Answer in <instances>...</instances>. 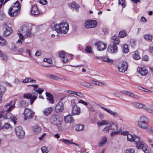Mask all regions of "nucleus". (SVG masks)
I'll use <instances>...</instances> for the list:
<instances>
[{
    "instance_id": "bf43d9fd",
    "label": "nucleus",
    "mask_w": 153,
    "mask_h": 153,
    "mask_svg": "<svg viewBox=\"0 0 153 153\" xmlns=\"http://www.w3.org/2000/svg\"><path fill=\"white\" fill-rule=\"evenodd\" d=\"M71 105L72 107H73L74 106H77L76 104L75 100L74 99L71 100Z\"/></svg>"
},
{
    "instance_id": "39448f33",
    "label": "nucleus",
    "mask_w": 153,
    "mask_h": 153,
    "mask_svg": "<svg viewBox=\"0 0 153 153\" xmlns=\"http://www.w3.org/2000/svg\"><path fill=\"white\" fill-rule=\"evenodd\" d=\"M133 142L135 144L137 149L140 148L144 145V143L143 141H141L140 137L137 136L135 135L133 136Z\"/></svg>"
},
{
    "instance_id": "e2e57ef3",
    "label": "nucleus",
    "mask_w": 153,
    "mask_h": 153,
    "mask_svg": "<svg viewBox=\"0 0 153 153\" xmlns=\"http://www.w3.org/2000/svg\"><path fill=\"white\" fill-rule=\"evenodd\" d=\"M119 133V131H112L111 134V137H113L116 135L118 134Z\"/></svg>"
},
{
    "instance_id": "cd10ccee",
    "label": "nucleus",
    "mask_w": 153,
    "mask_h": 153,
    "mask_svg": "<svg viewBox=\"0 0 153 153\" xmlns=\"http://www.w3.org/2000/svg\"><path fill=\"white\" fill-rule=\"evenodd\" d=\"M47 76L51 79H54L56 80H57L60 79V77H59L53 74H47Z\"/></svg>"
},
{
    "instance_id": "f03ea898",
    "label": "nucleus",
    "mask_w": 153,
    "mask_h": 153,
    "mask_svg": "<svg viewBox=\"0 0 153 153\" xmlns=\"http://www.w3.org/2000/svg\"><path fill=\"white\" fill-rule=\"evenodd\" d=\"M31 28L30 27V25L28 23H25L21 26L19 31L25 34V36L30 37L31 35Z\"/></svg>"
},
{
    "instance_id": "a19ab883",
    "label": "nucleus",
    "mask_w": 153,
    "mask_h": 153,
    "mask_svg": "<svg viewBox=\"0 0 153 153\" xmlns=\"http://www.w3.org/2000/svg\"><path fill=\"white\" fill-rule=\"evenodd\" d=\"M126 31H122L119 32V36L120 38H122L126 36Z\"/></svg>"
},
{
    "instance_id": "c03bdc74",
    "label": "nucleus",
    "mask_w": 153,
    "mask_h": 153,
    "mask_svg": "<svg viewBox=\"0 0 153 153\" xmlns=\"http://www.w3.org/2000/svg\"><path fill=\"white\" fill-rule=\"evenodd\" d=\"M6 44L5 40L3 39L2 37L0 36V45L1 46L5 45Z\"/></svg>"
},
{
    "instance_id": "052dcab7",
    "label": "nucleus",
    "mask_w": 153,
    "mask_h": 153,
    "mask_svg": "<svg viewBox=\"0 0 153 153\" xmlns=\"http://www.w3.org/2000/svg\"><path fill=\"white\" fill-rule=\"evenodd\" d=\"M78 103L82 104L86 106H87L88 105V103L83 100H79L78 102Z\"/></svg>"
},
{
    "instance_id": "b1692460",
    "label": "nucleus",
    "mask_w": 153,
    "mask_h": 153,
    "mask_svg": "<svg viewBox=\"0 0 153 153\" xmlns=\"http://www.w3.org/2000/svg\"><path fill=\"white\" fill-rule=\"evenodd\" d=\"M53 109L51 107L45 109L43 111L44 114L46 116H48L52 112Z\"/></svg>"
},
{
    "instance_id": "774afa93",
    "label": "nucleus",
    "mask_w": 153,
    "mask_h": 153,
    "mask_svg": "<svg viewBox=\"0 0 153 153\" xmlns=\"http://www.w3.org/2000/svg\"><path fill=\"white\" fill-rule=\"evenodd\" d=\"M42 52L39 51H37L35 53V55L36 56H39L41 55Z\"/></svg>"
},
{
    "instance_id": "69168bd1",
    "label": "nucleus",
    "mask_w": 153,
    "mask_h": 153,
    "mask_svg": "<svg viewBox=\"0 0 153 153\" xmlns=\"http://www.w3.org/2000/svg\"><path fill=\"white\" fill-rule=\"evenodd\" d=\"M62 142L66 144H69L71 143V141L68 140H63Z\"/></svg>"
},
{
    "instance_id": "412c9836",
    "label": "nucleus",
    "mask_w": 153,
    "mask_h": 153,
    "mask_svg": "<svg viewBox=\"0 0 153 153\" xmlns=\"http://www.w3.org/2000/svg\"><path fill=\"white\" fill-rule=\"evenodd\" d=\"M101 108L104 110L106 111L111 115H112L114 117H118V114L116 112H115L111 110L107 109L103 107H101Z\"/></svg>"
},
{
    "instance_id": "f257e3e1",
    "label": "nucleus",
    "mask_w": 153,
    "mask_h": 153,
    "mask_svg": "<svg viewBox=\"0 0 153 153\" xmlns=\"http://www.w3.org/2000/svg\"><path fill=\"white\" fill-rule=\"evenodd\" d=\"M20 5L18 1L13 3V5L10 7L8 11V14L11 17H14L18 15L19 13Z\"/></svg>"
},
{
    "instance_id": "f8f14e48",
    "label": "nucleus",
    "mask_w": 153,
    "mask_h": 153,
    "mask_svg": "<svg viewBox=\"0 0 153 153\" xmlns=\"http://www.w3.org/2000/svg\"><path fill=\"white\" fill-rule=\"evenodd\" d=\"M69 7L73 11L76 10L77 12L79 11L80 7L79 5L74 2H72L68 4Z\"/></svg>"
},
{
    "instance_id": "f704fd0d",
    "label": "nucleus",
    "mask_w": 153,
    "mask_h": 153,
    "mask_svg": "<svg viewBox=\"0 0 153 153\" xmlns=\"http://www.w3.org/2000/svg\"><path fill=\"white\" fill-rule=\"evenodd\" d=\"M139 121L148 123L149 122V120L145 116H143L140 117Z\"/></svg>"
},
{
    "instance_id": "4c0bfd02",
    "label": "nucleus",
    "mask_w": 153,
    "mask_h": 153,
    "mask_svg": "<svg viewBox=\"0 0 153 153\" xmlns=\"http://www.w3.org/2000/svg\"><path fill=\"white\" fill-rule=\"evenodd\" d=\"M84 129V126L82 125H78L76 127V129L78 131H81Z\"/></svg>"
},
{
    "instance_id": "e433bc0d",
    "label": "nucleus",
    "mask_w": 153,
    "mask_h": 153,
    "mask_svg": "<svg viewBox=\"0 0 153 153\" xmlns=\"http://www.w3.org/2000/svg\"><path fill=\"white\" fill-rule=\"evenodd\" d=\"M59 116L56 115H53L51 118V120L52 123H54L59 118Z\"/></svg>"
},
{
    "instance_id": "0e129e2a",
    "label": "nucleus",
    "mask_w": 153,
    "mask_h": 153,
    "mask_svg": "<svg viewBox=\"0 0 153 153\" xmlns=\"http://www.w3.org/2000/svg\"><path fill=\"white\" fill-rule=\"evenodd\" d=\"M29 82H33V83H36V80L35 79H33V78L31 77L29 78Z\"/></svg>"
},
{
    "instance_id": "a211bd4d",
    "label": "nucleus",
    "mask_w": 153,
    "mask_h": 153,
    "mask_svg": "<svg viewBox=\"0 0 153 153\" xmlns=\"http://www.w3.org/2000/svg\"><path fill=\"white\" fill-rule=\"evenodd\" d=\"M39 12L38 10L37 6L35 4H33L32 6L31 9V15L32 16H35L39 15Z\"/></svg>"
},
{
    "instance_id": "6ab92c4d",
    "label": "nucleus",
    "mask_w": 153,
    "mask_h": 153,
    "mask_svg": "<svg viewBox=\"0 0 153 153\" xmlns=\"http://www.w3.org/2000/svg\"><path fill=\"white\" fill-rule=\"evenodd\" d=\"M65 121L67 123H72L74 122V118L71 115L69 114L64 117Z\"/></svg>"
},
{
    "instance_id": "423d86ee",
    "label": "nucleus",
    "mask_w": 153,
    "mask_h": 153,
    "mask_svg": "<svg viewBox=\"0 0 153 153\" xmlns=\"http://www.w3.org/2000/svg\"><path fill=\"white\" fill-rule=\"evenodd\" d=\"M15 131L17 136L19 138H23L25 135L24 131L22 130V127L18 126L15 128Z\"/></svg>"
},
{
    "instance_id": "13d9d810",
    "label": "nucleus",
    "mask_w": 153,
    "mask_h": 153,
    "mask_svg": "<svg viewBox=\"0 0 153 153\" xmlns=\"http://www.w3.org/2000/svg\"><path fill=\"white\" fill-rule=\"evenodd\" d=\"M95 85L100 86H102L104 85L105 84L102 82H99L98 81H97L96 83H95Z\"/></svg>"
},
{
    "instance_id": "49530a36",
    "label": "nucleus",
    "mask_w": 153,
    "mask_h": 153,
    "mask_svg": "<svg viewBox=\"0 0 153 153\" xmlns=\"http://www.w3.org/2000/svg\"><path fill=\"white\" fill-rule=\"evenodd\" d=\"M85 51L89 53H92V50L91 46H87L85 50Z\"/></svg>"
},
{
    "instance_id": "4be33fe9",
    "label": "nucleus",
    "mask_w": 153,
    "mask_h": 153,
    "mask_svg": "<svg viewBox=\"0 0 153 153\" xmlns=\"http://www.w3.org/2000/svg\"><path fill=\"white\" fill-rule=\"evenodd\" d=\"M15 107V106L14 105H13L10 106L5 111L4 110L1 111L0 113V118L2 117L3 116H4V115H2L3 113H6L7 112H9L10 111H11L14 109Z\"/></svg>"
},
{
    "instance_id": "393cba45",
    "label": "nucleus",
    "mask_w": 153,
    "mask_h": 153,
    "mask_svg": "<svg viewBox=\"0 0 153 153\" xmlns=\"http://www.w3.org/2000/svg\"><path fill=\"white\" fill-rule=\"evenodd\" d=\"M137 71L142 76L146 75L148 73V71L144 68H138Z\"/></svg>"
},
{
    "instance_id": "603ef678",
    "label": "nucleus",
    "mask_w": 153,
    "mask_h": 153,
    "mask_svg": "<svg viewBox=\"0 0 153 153\" xmlns=\"http://www.w3.org/2000/svg\"><path fill=\"white\" fill-rule=\"evenodd\" d=\"M146 130L149 131L151 133L153 134V129L152 127L150 126H148L146 128Z\"/></svg>"
},
{
    "instance_id": "a18cd8bd",
    "label": "nucleus",
    "mask_w": 153,
    "mask_h": 153,
    "mask_svg": "<svg viewBox=\"0 0 153 153\" xmlns=\"http://www.w3.org/2000/svg\"><path fill=\"white\" fill-rule=\"evenodd\" d=\"M62 121L60 120L59 118L56 120L53 124L56 125H58L59 126H60L62 124Z\"/></svg>"
},
{
    "instance_id": "9d476101",
    "label": "nucleus",
    "mask_w": 153,
    "mask_h": 153,
    "mask_svg": "<svg viewBox=\"0 0 153 153\" xmlns=\"http://www.w3.org/2000/svg\"><path fill=\"white\" fill-rule=\"evenodd\" d=\"M3 36H7L10 35L12 32L11 28L6 24H4L3 25Z\"/></svg>"
},
{
    "instance_id": "ea45409f",
    "label": "nucleus",
    "mask_w": 153,
    "mask_h": 153,
    "mask_svg": "<svg viewBox=\"0 0 153 153\" xmlns=\"http://www.w3.org/2000/svg\"><path fill=\"white\" fill-rule=\"evenodd\" d=\"M134 135H135L134 134L131 135L130 134L127 135V140L131 142H133L134 141L133 136Z\"/></svg>"
},
{
    "instance_id": "de8ad7c7",
    "label": "nucleus",
    "mask_w": 153,
    "mask_h": 153,
    "mask_svg": "<svg viewBox=\"0 0 153 153\" xmlns=\"http://www.w3.org/2000/svg\"><path fill=\"white\" fill-rule=\"evenodd\" d=\"M12 128L11 125L8 123H5L3 127L6 129H8L9 128Z\"/></svg>"
},
{
    "instance_id": "5701e85b",
    "label": "nucleus",
    "mask_w": 153,
    "mask_h": 153,
    "mask_svg": "<svg viewBox=\"0 0 153 153\" xmlns=\"http://www.w3.org/2000/svg\"><path fill=\"white\" fill-rule=\"evenodd\" d=\"M121 92L123 94L132 97L134 98H136L137 97V96L135 95L133 93H131L130 92L128 91H127L123 90L121 91Z\"/></svg>"
},
{
    "instance_id": "4d7b16f0",
    "label": "nucleus",
    "mask_w": 153,
    "mask_h": 153,
    "mask_svg": "<svg viewBox=\"0 0 153 153\" xmlns=\"http://www.w3.org/2000/svg\"><path fill=\"white\" fill-rule=\"evenodd\" d=\"M65 55V53L64 51L60 52L59 53V56L61 58H64Z\"/></svg>"
},
{
    "instance_id": "dca6fc26",
    "label": "nucleus",
    "mask_w": 153,
    "mask_h": 153,
    "mask_svg": "<svg viewBox=\"0 0 153 153\" xmlns=\"http://www.w3.org/2000/svg\"><path fill=\"white\" fill-rule=\"evenodd\" d=\"M117 51V46L113 44L110 45L108 48V51L111 53H116Z\"/></svg>"
},
{
    "instance_id": "5fc2aeb1",
    "label": "nucleus",
    "mask_w": 153,
    "mask_h": 153,
    "mask_svg": "<svg viewBox=\"0 0 153 153\" xmlns=\"http://www.w3.org/2000/svg\"><path fill=\"white\" fill-rule=\"evenodd\" d=\"M110 128L109 126L106 127L103 129V131L105 133H108L109 132Z\"/></svg>"
},
{
    "instance_id": "9b49d317",
    "label": "nucleus",
    "mask_w": 153,
    "mask_h": 153,
    "mask_svg": "<svg viewBox=\"0 0 153 153\" xmlns=\"http://www.w3.org/2000/svg\"><path fill=\"white\" fill-rule=\"evenodd\" d=\"M64 109V105L61 102H59L56 104L55 108V111L57 113L62 112Z\"/></svg>"
},
{
    "instance_id": "20e7f679",
    "label": "nucleus",
    "mask_w": 153,
    "mask_h": 153,
    "mask_svg": "<svg viewBox=\"0 0 153 153\" xmlns=\"http://www.w3.org/2000/svg\"><path fill=\"white\" fill-rule=\"evenodd\" d=\"M2 115H4V118L5 119H10L11 121H12L15 124H16L17 121V118L13 116H12V114L9 112H7L6 113H4L2 114Z\"/></svg>"
},
{
    "instance_id": "f3484780",
    "label": "nucleus",
    "mask_w": 153,
    "mask_h": 153,
    "mask_svg": "<svg viewBox=\"0 0 153 153\" xmlns=\"http://www.w3.org/2000/svg\"><path fill=\"white\" fill-rule=\"evenodd\" d=\"M60 23L59 25L56 24L55 23H53L51 25V27L52 30H55L58 33H60Z\"/></svg>"
},
{
    "instance_id": "a878e982",
    "label": "nucleus",
    "mask_w": 153,
    "mask_h": 153,
    "mask_svg": "<svg viewBox=\"0 0 153 153\" xmlns=\"http://www.w3.org/2000/svg\"><path fill=\"white\" fill-rule=\"evenodd\" d=\"M107 141V138L105 137H102L98 143V146L100 147L103 146Z\"/></svg>"
},
{
    "instance_id": "2f4dec72",
    "label": "nucleus",
    "mask_w": 153,
    "mask_h": 153,
    "mask_svg": "<svg viewBox=\"0 0 153 153\" xmlns=\"http://www.w3.org/2000/svg\"><path fill=\"white\" fill-rule=\"evenodd\" d=\"M81 84L82 85L86 86L90 88H92L93 86L91 85L90 83L86 81H84L81 82Z\"/></svg>"
},
{
    "instance_id": "680f3d73",
    "label": "nucleus",
    "mask_w": 153,
    "mask_h": 153,
    "mask_svg": "<svg viewBox=\"0 0 153 153\" xmlns=\"http://www.w3.org/2000/svg\"><path fill=\"white\" fill-rule=\"evenodd\" d=\"M39 2L43 5H45L47 3V1L46 0H39Z\"/></svg>"
},
{
    "instance_id": "8fccbe9b",
    "label": "nucleus",
    "mask_w": 153,
    "mask_h": 153,
    "mask_svg": "<svg viewBox=\"0 0 153 153\" xmlns=\"http://www.w3.org/2000/svg\"><path fill=\"white\" fill-rule=\"evenodd\" d=\"M75 93V95H77L80 97L83 98L84 97V95L82 93L80 92H76Z\"/></svg>"
},
{
    "instance_id": "c85d7f7f",
    "label": "nucleus",
    "mask_w": 153,
    "mask_h": 153,
    "mask_svg": "<svg viewBox=\"0 0 153 153\" xmlns=\"http://www.w3.org/2000/svg\"><path fill=\"white\" fill-rule=\"evenodd\" d=\"M110 128L112 130H116L117 128V126L116 123L113 122H111L110 123Z\"/></svg>"
},
{
    "instance_id": "473e14b6",
    "label": "nucleus",
    "mask_w": 153,
    "mask_h": 153,
    "mask_svg": "<svg viewBox=\"0 0 153 153\" xmlns=\"http://www.w3.org/2000/svg\"><path fill=\"white\" fill-rule=\"evenodd\" d=\"M132 56L135 60H138L140 58V57L138 55V52L137 51H135L134 53L132 55Z\"/></svg>"
},
{
    "instance_id": "37998d69",
    "label": "nucleus",
    "mask_w": 153,
    "mask_h": 153,
    "mask_svg": "<svg viewBox=\"0 0 153 153\" xmlns=\"http://www.w3.org/2000/svg\"><path fill=\"white\" fill-rule=\"evenodd\" d=\"M33 130L36 132H39L41 131V128L37 126H35L33 128Z\"/></svg>"
},
{
    "instance_id": "0eeeda50",
    "label": "nucleus",
    "mask_w": 153,
    "mask_h": 153,
    "mask_svg": "<svg viewBox=\"0 0 153 153\" xmlns=\"http://www.w3.org/2000/svg\"><path fill=\"white\" fill-rule=\"evenodd\" d=\"M60 33H66L69 29V26L67 23L61 22L60 23Z\"/></svg>"
},
{
    "instance_id": "4468645a",
    "label": "nucleus",
    "mask_w": 153,
    "mask_h": 153,
    "mask_svg": "<svg viewBox=\"0 0 153 153\" xmlns=\"http://www.w3.org/2000/svg\"><path fill=\"white\" fill-rule=\"evenodd\" d=\"M95 45L97 47V48L99 51H103L106 48V44L102 42H97Z\"/></svg>"
},
{
    "instance_id": "864d4df0",
    "label": "nucleus",
    "mask_w": 153,
    "mask_h": 153,
    "mask_svg": "<svg viewBox=\"0 0 153 153\" xmlns=\"http://www.w3.org/2000/svg\"><path fill=\"white\" fill-rule=\"evenodd\" d=\"M125 0H119V4L122 5L123 7V8L125 6V4H124L125 3Z\"/></svg>"
},
{
    "instance_id": "c756f323",
    "label": "nucleus",
    "mask_w": 153,
    "mask_h": 153,
    "mask_svg": "<svg viewBox=\"0 0 153 153\" xmlns=\"http://www.w3.org/2000/svg\"><path fill=\"white\" fill-rule=\"evenodd\" d=\"M132 104L133 105L137 108H141L143 107V106H145V105L144 104L138 102H133L132 103Z\"/></svg>"
},
{
    "instance_id": "7ed1b4c3",
    "label": "nucleus",
    "mask_w": 153,
    "mask_h": 153,
    "mask_svg": "<svg viewBox=\"0 0 153 153\" xmlns=\"http://www.w3.org/2000/svg\"><path fill=\"white\" fill-rule=\"evenodd\" d=\"M128 68V64L125 61H123L120 62L118 65V68L119 71L124 72Z\"/></svg>"
},
{
    "instance_id": "338daca9",
    "label": "nucleus",
    "mask_w": 153,
    "mask_h": 153,
    "mask_svg": "<svg viewBox=\"0 0 153 153\" xmlns=\"http://www.w3.org/2000/svg\"><path fill=\"white\" fill-rule=\"evenodd\" d=\"M18 35L19 36V39L22 40H23L24 39V36L23 34L22 33H18Z\"/></svg>"
},
{
    "instance_id": "6e6552de",
    "label": "nucleus",
    "mask_w": 153,
    "mask_h": 153,
    "mask_svg": "<svg viewBox=\"0 0 153 153\" xmlns=\"http://www.w3.org/2000/svg\"><path fill=\"white\" fill-rule=\"evenodd\" d=\"M33 112L29 109L25 108L24 114L25 115L24 120H25L31 118L33 115Z\"/></svg>"
},
{
    "instance_id": "58836bf2",
    "label": "nucleus",
    "mask_w": 153,
    "mask_h": 153,
    "mask_svg": "<svg viewBox=\"0 0 153 153\" xmlns=\"http://www.w3.org/2000/svg\"><path fill=\"white\" fill-rule=\"evenodd\" d=\"M124 153H135V152L134 149L130 148L126 149L124 152Z\"/></svg>"
},
{
    "instance_id": "79ce46f5",
    "label": "nucleus",
    "mask_w": 153,
    "mask_h": 153,
    "mask_svg": "<svg viewBox=\"0 0 153 153\" xmlns=\"http://www.w3.org/2000/svg\"><path fill=\"white\" fill-rule=\"evenodd\" d=\"M144 37L145 39L149 41H151L152 39V36L149 34L145 35Z\"/></svg>"
},
{
    "instance_id": "09e8293b",
    "label": "nucleus",
    "mask_w": 153,
    "mask_h": 153,
    "mask_svg": "<svg viewBox=\"0 0 153 153\" xmlns=\"http://www.w3.org/2000/svg\"><path fill=\"white\" fill-rule=\"evenodd\" d=\"M41 150L42 153H48V150L47 148L45 146H43L41 148Z\"/></svg>"
},
{
    "instance_id": "c9c22d12",
    "label": "nucleus",
    "mask_w": 153,
    "mask_h": 153,
    "mask_svg": "<svg viewBox=\"0 0 153 153\" xmlns=\"http://www.w3.org/2000/svg\"><path fill=\"white\" fill-rule=\"evenodd\" d=\"M27 104L26 103V101L22 100L21 101L19 104V106L20 107H24L26 106Z\"/></svg>"
},
{
    "instance_id": "bb28decb",
    "label": "nucleus",
    "mask_w": 153,
    "mask_h": 153,
    "mask_svg": "<svg viewBox=\"0 0 153 153\" xmlns=\"http://www.w3.org/2000/svg\"><path fill=\"white\" fill-rule=\"evenodd\" d=\"M148 123L147 122H143L140 121H138V122L139 127L140 128L144 129H146V128L147 127Z\"/></svg>"
},
{
    "instance_id": "2eb2a0df",
    "label": "nucleus",
    "mask_w": 153,
    "mask_h": 153,
    "mask_svg": "<svg viewBox=\"0 0 153 153\" xmlns=\"http://www.w3.org/2000/svg\"><path fill=\"white\" fill-rule=\"evenodd\" d=\"M23 97L27 99H30V103L31 105L37 98V97L36 96H32V94L30 93L24 94L23 95Z\"/></svg>"
},
{
    "instance_id": "72a5a7b5",
    "label": "nucleus",
    "mask_w": 153,
    "mask_h": 153,
    "mask_svg": "<svg viewBox=\"0 0 153 153\" xmlns=\"http://www.w3.org/2000/svg\"><path fill=\"white\" fill-rule=\"evenodd\" d=\"M102 60L104 62H108L109 63H112L113 60L110 59L107 57H102Z\"/></svg>"
},
{
    "instance_id": "7c9ffc66",
    "label": "nucleus",
    "mask_w": 153,
    "mask_h": 153,
    "mask_svg": "<svg viewBox=\"0 0 153 153\" xmlns=\"http://www.w3.org/2000/svg\"><path fill=\"white\" fill-rule=\"evenodd\" d=\"M111 40L112 42L115 44H118L119 43L118 37L117 36H113Z\"/></svg>"
},
{
    "instance_id": "6e6d98bb",
    "label": "nucleus",
    "mask_w": 153,
    "mask_h": 153,
    "mask_svg": "<svg viewBox=\"0 0 153 153\" xmlns=\"http://www.w3.org/2000/svg\"><path fill=\"white\" fill-rule=\"evenodd\" d=\"M44 90L43 88H39L38 89L36 90L35 91L39 94H41L44 91Z\"/></svg>"
},
{
    "instance_id": "3c124183",
    "label": "nucleus",
    "mask_w": 153,
    "mask_h": 153,
    "mask_svg": "<svg viewBox=\"0 0 153 153\" xmlns=\"http://www.w3.org/2000/svg\"><path fill=\"white\" fill-rule=\"evenodd\" d=\"M123 52L125 53H127L128 51V46L127 45H124L123 49Z\"/></svg>"
},
{
    "instance_id": "ddd939ff",
    "label": "nucleus",
    "mask_w": 153,
    "mask_h": 153,
    "mask_svg": "<svg viewBox=\"0 0 153 153\" xmlns=\"http://www.w3.org/2000/svg\"><path fill=\"white\" fill-rule=\"evenodd\" d=\"M81 113V109L80 107L77 106L72 107L71 109V114L72 115H78Z\"/></svg>"
},
{
    "instance_id": "aec40b11",
    "label": "nucleus",
    "mask_w": 153,
    "mask_h": 153,
    "mask_svg": "<svg viewBox=\"0 0 153 153\" xmlns=\"http://www.w3.org/2000/svg\"><path fill=\"white\" fill-rule=\"evenodd\" d=\"M45 94L47 97V99L48 102L51 104L53 103V95L50 93L47 92Z\"/></svg>"
},
{
    "instance_id": "1a4fd4ad",
    "label": "nucleus",
    "mask_w": 153,
    "mask_h": 153,
    "mask_svg": "<svg viewBox=\"0 0 153 153\" xmlns=\"http://www.w3.org/2000/svg\"><path fill=\"white\" fill-rule=\"evenodd\" d=\"M97 25V22L95 20H89L85 23V26L86 28H91L95 27Z\"/></svg>"
}]
</instances>
